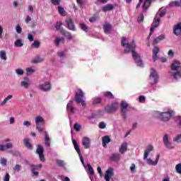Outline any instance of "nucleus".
I'll use <instances>...</instances> for the list:
<instances>
[{
	"mask_svg": "<svg viewBox=\"0 0 181 181\" xmlns=\"http://www.w3.org/2000/svg\"><path fill=\"white\" fill-rule=\"evenodd\" d=\"M121 45L124 48V53H132V59L138 67H144V61L141 55L135 51L136 45L135 40H132V43H129L125 37H122Z\"/></svg>",
	"mask_w": 181,
	"mask_h": 181,
	"instance_id": "f257e3e1",
	"label": "nucleus"
},
{
	"mask_svg": "<svg viewBox=\"0 0 181 181\" xmlns=\"http://www.w3.org/2000/svg\"><path fill=\"white\" fill-rule=\"evenodd\" d=\"M170 76L173 80H180L181 78V63L180 61L174 60L171 64V71Z\"/></svg>",
	"mask_w": 181,
	"mask_h": 181,
	"instance_id": "f03ea898",
	"label": "nucleus"
},
{
	"mask_svg": "<svg viewBox=\"0 0 181 181\" xmlns=\"http://www.w3.org/2000/svg\"><path fill=\"white\" fill-rule=\"evenodd\" d=\"M156 114L160 118V119H162V121H164V122H168L172 117L175 116V112L171 109H168V110L165 112H156Z\"/></svg>",
	"mask_w": 181,
	"mask_h": 181,
	"instance_id": "7ed1b4c3",
	"label": "nucleus"
},
{
	"mask_svg": "<svg viewBox=\"0 0 181 181\" xmlns=\"http://www.w3.org/2000/svg\"><path fill=\"white\" fill-rule=\"evenodd\" d=\"M158 81L159 75H158V72L154 69H151L148 78V83L150 84L151 87H152L153 86H156Z\"/></svg>",
	"mask_w": 181,
	"mask_h": 181,
	"instance_id": "20e7f679",
	"label": "nucleus"
},
{
	"mask_svg": "<svg viewBox=\"0 0 181 181\" xmlns=\"http://www.w3.org/2000/svg\"><path fill=\"white\" fill-rule=\"evenodd\" d=\"M72 144L74 145V148L75 151H76V152H77V153L79 156V159H80L83 168L85 169H87V166L86 165V163H84V157H83L82 155H81V149H80V146L77 144V141H76V139H72Z\"/></svg>",
	"mask_w": 181,
	"mask_h": 181,
	"instance_id": "39448f33",
	"label": "nucleus"
},
{
	"mask_svg": "<svg viewBox=\"0 0 181 181\" xmlns=\"http://www.w3.org/2000/svg\"><path fill=\"white\" fill-rule=\"evenodd\" d=\"M11 139H6L3 141L4 144H0V152H5V151H8V149H12L13 148V144L10 143Z\"/></svg>",
	"mask_w": 181,
	"mask_h": 181,
	"instance_id": "423d86ee",
	"label": "nucleus"
},
{
	"mask_svg": "<svg viewBox=\"0 0 181 181\" xmlns=\"http://www.w3.org/2000/svg\"><path fill=\"white\" fill-rule=\"evenodd\" d=\"M159 23H160V18L159 17L156 16L151 24V28H150V33L148 37H147L148 40H149L151 36H152V34L153 33V32H155V28L159 26Z\"/></svg>",
	"mask_w": 181,
	"mask_h": 181,
	"instance_id": "0eeeda50",
	"label": "nucleus"
},
{
	"mask_svg": "<svg viewBox=\"0 0 181 181\" xmlns=\"http://www.w3.org/2000/svg\"><path fill=\"white\" fill-rule=\"evenodd\" d=\"M119 105L117 102L112 103L111 105H107L105 107V111L107 114H111L112 112H115L118 110Z\"/></svg>",
	"mask_w": 181,
	"mask_h": 181,
	"instance_id": "6e6552de",
	"label": "nucleus"
},
{
	"mask_svg": "<svg viewBox=\"0 0 181 181\" xmlns=\"http://www.w3.org/2000/svg\"><path fill=\"white\" fill-rule=\"evenodd\" d=\"M40 124L45 125V119L40 116H37L35 118L36 129H37L38 132L42 133L43 132V129L40 127Z\"/></svg>",
	"mask_w": 181,
	"mask_h": 181,
	"instance_id": "1a4fd4ad",
	"label": "nucleus"
},
{
	"mask_svg": "<svg viewBox=\"0 0 181 181\" xmlns=\"http://www.w3.org/2000/svg\"><path fill=\"white\" fill-rule=\"evenodd\" d=\"M163 142L164 146H165L167 149H170V150L175 149V146H173V145H172V143L169 141V134H164L163 137Z\"/></svg>",
	"mask_w": 181,
	"mask_h": 181,
	"instance_id": "9d476101",
	"label": "nucleus"
},
{
	"mask_svg": "<svg viewBox=\"0 0 181 181\" xmlns=\"http://www.w3.org/2000/svg\"><path fill=\"white\" fill-rule=\"evenodd\" d=\"M66 111L69 115L76 113V107H74V102L73 100H70L66 105Z\"/></svg>",
	"mask_w": 181,
	"mask_h": 181,
	"instance_id": "9b49d317",
	"label": "nucleus"
},
{
	"mask_svg": "<svg viewBox=\"0 0 181 181\" xmlns=\"http://www.w3.org/2000/svg\"><path fill=\"white\" fill-rule=\"evenodd\" d=\"M43 152H45L43 146L38 144L37 151H36V153H37V155H39L40 160H41V162H45V155H43Z\"/></svg>",
	"mask_w": 181,
	"mask_h": 181,
	"instance_id": "f8f14e48",
	"label": "nucleus"
},
{
	"mask_svg": "<svg viewBox=\"0 0 181 181\" xmlns=\"http://www.w3.org/2000/svg\"><path fill=\"white\" fill-rule=\"evenodd\" d=\"M84 98V92L83 90L78 89V91L75 94V101L80 104L81 103V100Z\"/></svg>",
	"mask_w": 181,
	"mask_h": 181,
	"instance_id": "ddd939ff",
	"label": "nucleus"
},
{
	"mask_svg": "<svg viewBox=\"0 0 181 181\" xmlns=\"http://www.w3.org/2000/svg\"><path fill=\"white\" fill-rule=\"evenodd\" d=\"M39 88L41 91L47 92L52 90V85L49 81H45L44 83L39 86Z\"/></svg>",
	"mask_w": 181,
	"mask_h": 181,
	"instance_id": "4468645a",
	"label": "nucleus"
},
{
	"mask_svg": "<svg viewBox=\"0 0 181 181\" xmlns=\"http://www.w3.org/2000/svg\"><path fill=\"white\" fill-rule=\"evenodd\" d=\"M160 155H157L156 160L153 161V160H151V158H146L144 160L146 161V163L148 165H149L150 166H156L158 165V162H159V158H160Z\"/></svg>",
	"mask_w": 181,
	"mask_h": 181,
	"instance_id": "2eb2a0df",
	"label": "nucleus"
},
{
	"mask_svg": "<svg viewBox=\"0 0 181 181\" xmlns=\"http://www.w3.org/2000/svg\"><path fill=\"white\" fill-rule=\"evenodd\" d=\"M82 145L85 149H90L91 146V141L88 137H83L82 139Z\"/></svg>",
	"mask_w": 181,
	"mask_h": 181,
	"instance_id": "dca6fc26",
	"label": "nucleus"
},
{
	"mask_svg": "<svg viewBox=\"0 0 181 181\" xmlns=\"http://www.w3.org/2000/svg\"><path fill=\"white\" fill-rule=\"evenodd\" d=\"M112 176H114V168H110L105 175V180L110 181Z\"/></svg>",
	"mask_w": 181,
	"mask_h": 181,
	"instance_id": "f3484780",
	"label": "nucleus"
},
{
	"mask_svg": "<svg viewBox=\"0 0 181 181\" xmlns=\"http://www.w3.org/2000/svg\"><path fill=\"white\" fill-rule=\"evenodd\" d=\"M128 151V143L127 141L123 142L119 148V153L121 155H124L125 152Z\"/></svg>",
	"mask_w": 181,
	"mask_h": 181,
	"instance_id": "a211bd4d",
	"label": "nucleus"
},
{
	"mask_svg": "<svg viewBox=\"0 0 181 181\" xmlns=\"http://www.w3.org/2000/svg\"><path fill=\"white\" fill-rule=\"evenodd\" d=\"M121 159V154L119 153H112L110 157V160L112 162H119V160Z\"/></svg>",
	"mask_w": 181,
	"mask_h": 181,
	"instance_id": "6ab92c4d",
	"label": "nucleus"
},
{
	"mask_svg": "<svg viewBox=\"0 0 181 181\" xmlns=\"http://www.w3.org/2000/svg\"><path fill=\"white\" fill-rule=\"evenodd\" d=\"M152 151H153V146L150 144L146 147V150L144 151V155L143 159L144 160L146 159V158L149 156V154L152 152Z\"/></svg>",
	"mask_w": 181,
	"mask_h": 181,
	"instance_id": "aec40b11",
	"label": "nucleus"
},
{
	"mask_svg": "<svg viewBox=\"0 0 181 181\" xmlns=\"http://www.w3.org/2000/svg\"><path fill=\"white\" fill-rule=\"evenodd\" d=\"M173 33L176 36H180V35H181V23H178L174 26Z\"/></svg>",
	"mask_w": 181,
	"mask_h": 181,
	"instance_id": "412c9836",
	"label": "nucleus"
},
{
	"mask_svg": "<svg viewBox=\"0 0 181 181\" xmlns=\"http://www.w3.org/2000/svg\"><path fill=\"white\" fill-rule=\"evenodd\" d=\"M165 35H160V36L156 37L153 40V46H156V45H158L159 42H162V40H165Z\"/></svg>",
	"mask_w": 181,
	"mask_h": 181,
	"instance_id": "4be33fe9",
	"label": "nucleus"
},
{
	"mask_svg": "<svg viewBox=\"0 0 181 181\" xmlns=\"http://www.w3.org/2000/svg\"><path fill=\"white\" fill-rule=\"evenodd\" d=\"M61 33L62 36H64L68 40H73V35H71V33H70L69 32L62 29Z\"/></svg>",
	"mask_w": 181,
	"mask_h": 181,
	"instance_id": "5701e85b",
	"label": "nucleus"
},
{
	"mask_svg": "<svg viewBox=\"0 0 181 181\" xmlns=\"http://www.w3.org/2000/svg\"><path fill=\"white\" fill-rule=\"evenodd\" d=\"M111 142V139L110 136H105L102 138V144L103 148H107V144H110Z\"/></svg>",
	"mask_w": 181,
	"mask_h": 181,
	"instance_id": "b1692460",
	"label": "nucleus"
},
{
	"mask_svg": "<svg viewBox=\"0 0 181 181\" xmlns=\"http://www.w3.org/2000/svg\"><path fill=\"white\" fill-rule=\"evenodd\" d=\"M66 22L69 30H76V26H74V23H73V21H71V19H68Z\"/></svg>",
	"mask_w": 181,
	"mask_h": 181,
	"instance_id": "393cba45",
	"label": "nucleus"
},
{
	"mask_svg": "<svg viewBox=\"0 0 181 181\" xmlns=\"http://www.w3.org/2000/svg\"><path fill=\"white\" fill-rule=\"evenodd\" d=\"M45 146H50V137L47 132H44Z\"/></svg>",
	"mask_w": 181,
	"mask_h": 181,
	"instance_id": "a878e982",
	"label": "nucleus"
},
{
	"mask_svg": "<svg viewBox=\"0 0 181 181\" xmlns=\"http://www.w3.org/2000/svg\"><path fill=\"white\" fill-rule=\"evenodd\" d=\"M23 142L27 149H29L30 151H32V149H33V146L29 141V139H24Z\"/></svg>",
	"mask_w": 181,
	"mask_h": 181,
	"instance_id": "bb28decb",
	"label": "nucleus"
},
{
	"mask_svg": "<svg viewBox=\"0 0 181 181\" xmlns=\"http://www.w3.org/2000/svg\"><path fill=\"white\" fill-rule=\"evenodd\" d=\"M166 15V8H160L158 12L156 13V18H163V16Z\"/></svg>",
	"mask_w": 181,
	"mask_h": 181,
	"instance_id": "cd10ccee",
	"label": "nucleus"
},
{
	"mask_svg": "<svg viewBox=\"0 0 181 181\" xmlns=\"http://www.w3.org/2000/svg\"><path fill=\"white\" fill-rule=\"evenodd\" d=\"M112 9H114V5L112 4H107L102 7L103 12H108V11H112Z\"/></svg>",
	"mask_w": 181,
	"mask_h": 181,
	"instance_id": "c85d7f7f",
	"label": "nucleus"
},
{
	"mask_svg": "<svg viewBox=\"0 0 181 181\" xmlns=\"http://www.w3.org/2000/svg\"><path fill=\"white\" fill-rule=\"evenodd\" d=\"M111 29H112V25L108 23H105V25H103V30L105 33H109L111 31Z\"/></svg>",
	"mask_w": 181,
	"mask_h": 181,
	"instance_id": "c756f323",
	"label": "nucleus"
},
{
	"mask_svg": "<svg viewBox=\"0 0 181 181\" xmlns=\"http://www.w3.org/2000/svg\"><path fill=\"white\" fill-rule=\"evenodd\" d=\"M12 98H13V95H8L6 98L4 99V100L0 103V105L1 107H4V105H5L8 101H9V100H12Z\"/></svg>",
	"mask_w": 181,
	"mask_h": 181,
	"instance_id": "7c9ffc66",
	"label": "nucleus"
},
{
	"mask_svg": "<svg viewBox=\"0 0 181 181\" xmlns=\"http://www.w3.org/2000/svg\"><path fill=\"white\" fill-rule=\"evenodd\" d=\"M15 47H23V40L22 39H18L14 42Z\"/></svg>",
	"mask_w": 181,
	"mask_h": 181,
	"instance_id": "2f4dec72",
	"label": "nucleus"
},
{
	"mask_svg": "<svg viewBox=\"0 0 181 181\" xmlns=\"http://www.w3.org/2000/svg\"><path fill=\"white\" fill-rule=\"evenodd\" d=\"M25 80L21 82V86L24 87V88H29V78H26Z\"/></svg>",
	"mask_w": 181,
	"mask_h": 181,
	"instance_id": "473e14b6",
	"label": "nucleus"
},
{
	"mask_svg": "<svg viewBox=\"0 0 181 181\" xmlns=\"http://www.w3.org/2000/svg\"><path fill=\"white\" fill-rule=\"evenodd\" d=\"M101 103V98H93L92 99V104L93 105H97V104H100Z\"/></svg>",
	"mask_w": 181,
	"mask_h": 181,
	"instance_id": "72a5a7b5",
	"label": "nucleus"
},
{
	"mask_svg": "<svg viewBox=\"0 0 181 181\" xmlns=\"http://www.w3.org/2000/svg\"><path fill=\"white\" fill-rule=\"evenodd\" d=\"M60 43H64V39L63 37H57L55 39V45L56 46H59Z\"/></svg>",
	"mask_w": 181,
	"mask_h": 181,
	"instance_id": "f704fd0d",
	"label": "nucleus"
},
{
	"mask_svg": "<svg viewBox=\"0 0 181 181\" xmlns=\"http://www.w3.org/2000/svg\"><path fill=\"white\" fill-rule=\"evenodd\" d=\"M86 168L88 167V175H94V169L93 168V166H91V165H90V163H88L86 165Z\"/></svg>",
	"mask_w": 181,
	"mask_h": 181,
	"instance_id": "c9c22d12",
	"label": "nucleus"
},
{
	"mask_svg": "<svg viewBox=\"0 0 181 181\" xmlns=\"http://www.w3.org/2000/svg\"><path fill=\"white\" fill-rule=\"evenodd\" d=\"M42 62H45V58H42L40 57H37L33 60V63L34 64L42 63Z\"/></svg>",
	"mask_w": 181,
	"mask_h": 181,
	"instance_id": "e433bc0d",
	"label": "nucleus"
},
{
	"mask_svg": "<svg viewBox=\"0 0 181 181\" xmlns=\"http://www.w3.org/2000/svg\"><path fill=\"white\" fill-rule=\"evenodd\" d=\"M0 59L4 62L6 61V52L5 50L0 51Z\"/></svg>",
	"mask_w": 181,
	"mask_h": 181,
	"instance_id": "4c0bfd02",
	"label": "nucleus"
},
{
	"mask_svg": "<svg viewBox=\"0 0 181 181\" xmlns=\"http://www.w3.org/2000/svg\"><path fill=\"white\" fill-rule=\"evenodd\" d=\"M13 169L17 173H19V172H21V170H22V165H21L19 164H16L15 166L13 168Z\"/></svg>",
	"mask_w": 181,
	"mask_h": 181,
	"instance_id": "58836bf2",
	"label": "nucleus"
},
{
	"mask_svg": "<svg viewBox=\"0 0 181 181\" xmlns=\"http://www.w3.org/2000/svg\"><path fill=\"white\" fill-rule=\"evenodd\" d=\"M121 108V114H122V118H124V119H127V108Z\"/></svg>",
	"mask_w": 181,
	"mask_h": 181,
	"instance_id": "ea45409f",
	"label": "nucleus"
},
{
	"mask_svg": "<svg viewBox=\"0 0 181 181\" xmlns=\"http://www.w3.org/2000/svg\"><path fill=\"white\" fill-rule=\"evenodd\" d=\"M173 142H177V144H181V134H177L176 137L173 138Z\"/></svg>",
	"mask_w": 181,
	"mask_h": 181,
	"instance_id": "a19ab883",
	"label": "nucleus"
},
{
	"mask_svg": "<svg viewBox=\"0 0 181 181\" xmlns=\"http://www.w3.org/2000/svg\"><path fill=\"white\" fill-rule=\"evenodd\" d=\"M56 163L58 165V166H60L61 168H63V166L66 165V163H64V160L60 159H57Z\"/></svg>",
	"mask_w": 181,
	"mask_h": 181,
	"instance_id": "79ce46f5",
	"label": "nucleus"
},
{
	"mask_svg": "<svg viewBox=\"0 0 181 181\" xmlns=\"http://www.w3.org/2000/svg\"><path fill=\"white\" fill-rule=\"evenodd\" d=\"M31 47L39 49V47H40V42L37 40H35L34 42L31 45Z\"/></svg>",
	"mask_w": 181,
	"mask_h": 181,
	"instance_id": "37998d69",
	"label": "nucleus"
},
{
	"mask_svg": "<svg viewBox=\"0 0 181 181\" xmlns=\"http://www.w3.org/2000/svg\"><path fill=\"white\" fill-rule=\"evenodd\" d=\"M62 25L63 24L62 23L61 21H57L56 23L55 29H57V30H60V32H62V29H63V28H60Z\"/></svg>",
	"mask_w": 181,
	"mask_h": 181,
	"instance_id": "c03bdc74",
	"label": "nucleus"
},
{
	"mask_svg": "<svg viewBox=\"0 0 181 181\" xmlns=\"http://www.w3.org/2000/svg\"><path fill=\"white\" fill-rule=\"evenodd\" d=\"M0 163L1 166H6V163H8V160H6V158H1L0 159Z\"/></svg>",
	"mask_w": 181,
	"mask_h": 181,
	"instance_id": "a18cd8bd",
	"label": "nucleus"
},
{
	"mask_svg": "<svg viewBox=\"0 0 181 181\" xmlns=\"http://www.w3.org/2000/svg\"><path fill=\"white\" fill-rule=\"evenodd\" d=\"M80 28L84 32H88V27H87V25H86V24H84V23L80 24Z\"/></svg>",
	"mask_w": 181,
	"mask_h": 181,
	"instance_id": "49530a36",
	"label": "nucleus"
},
{
	"mask_svg": "<svg viewBox=\"0 0 181 181\" xmlns=\"http://www.w3.org/2000/svg\"><path fill=\"white\" fill-rule=\"evenodd\" d=\"M51 2L52 5H54V6H57L60 5L62 0H51Z\"/></svg>",
	"mask_w": 181,
	"mask_h": 181,
	"instance_id": "de8ad7c7",
	"label": "nucleus"
},
{
	"mask_svg": "<svg viewBox=\"0 0 181 181\" xmlns=\"http://www.w3.org/2000/svg\"><path fill=\"white\" fill-rule=\"evenodd\" d=\"M104 95L107 98H114V95H112V93L111 92H105Z\"/></svg>",
	"mask_w": 181,
	"mask_h": 181,
	"instance_id": "09e8293b",
	"label": "nucleus"
},
{
	"mask_svg": "<svg viewBox=\"0 0 181 181\" xmlns=\"http://www.w3.org/2000/svg\"><path fill=\"white\" fill-rule=\"evenodd\" d=\"M26 71H27V76H30V74H32L33 73H35V69L32 68H27Z\"/></svg>",
	"mask_w": 181,
	"mask_h": 181,
	"instance_id": "8fccbe9b",
	"label": "nucleus"
},
{
	"mask_svg": "<svg viewBox=\"0 0 181 181\" xmlns=\"http://www.w3.org/2000/svg\"><path fill=\"white\" fill-rule=\"evenodd\" d=\"M58 11L60 15L64 16V13H66V11H64V8L63 7H58Z\"/></svg>",
	"mask_w": 181,
	"mask_h": 181,
	"instance_id": "3c124183",
	"label": "nucleus"
},
{
	"mask_svg": "<svg viewBox=\"0 0 181 181\" xmlns=\"http://www.w3.org/2000/svg\"><path fill=\"white\" fill-rule=\"evenodd\" d=\"M129 105L125 101H122V103L120 105V108H128Z\"/></svg>",
	"mask_w": 181,
	"mask_h": 181,
	"instance_id": "603ef678",
	"label": "nucleus"
},
{
	"mask_svg": "<svg viewBox=\"0 0 181 181\" xmlns=\"http://www.w3.org/2000/svg\"><path fill=\"white\" fill-rule=\"evenodd\" d=\"M16 73L18 76H23L24 71L21 69H16Z\"/></svg>",
	"mask_w": 181,
	"mask_h": 181,
	"instance_id": "864d4df0",
	"label": "nucleus"
},
{
	"mask_svg": "<svg viewBox=\"0 0 181 181\" xmlns=\"http://www.w3.org/2000/svg\"><path fill=\"white\" fill-rule=\"evenodd\" d=\"M159 52H160L159 47H158L157 46H154V48L153 49V54H158Z\"/></svg>",
	"mask_w": 181,
	"mask_h": 181,
	"instance_id": "5fc2aeb1",
	"label": "nucleus"
},
{
	"mask_svg": "<svg viewBox=\"0 0 181 181\" xmlns=\"http://www.w3.org/2000/svg\"><path fill=\"white\" fill-rule=\"evenodd\" d=\"M81 128V126L80 124H77V123H76V124L74 125V129L75 130H76L77 132L80 131Z\"/></svg>",
	"mask_w": 181,
	"mask_h": 181,
	"instance_id": "6e6d98bb",
	"label": "nucleus"
},
{
	"mask_svg": "<svg viewBox=\"0 0 181 181\" xmlns=\"http://www.w3.org/2000/svg\"><path fill=\"white\" fill-rule=\"evenodd\" d=\"M23 127H29L32 125V123L29 121H24L23 123Z\"/></svg>",
	"mask_w": 181,
	"mask_h": 181,
	"instance_id": "4d7b16f0",
	"label": "nucleus"
},
{
	"mask_svg": "<svg viewBox=\"0 0 181 181\" xmlns=\"http://www.w3.org/2000/svg\"><path fill=\"white\" fill-rule=\"evenodd\" d=\"M105 127H106L105 122H101L99 123V128H100V129H105Z\"/></svg>",
	"mask_w": 181,
	"mask_h": 181,
	"instance_id": "13d9d810",
	"label": "nucleus"
},
{
	"mask_svg": "<svg viewBox=\"0 0 181 181\" xmlns=\"http://www.w3.org/2000/svg\"><path fill=\"white\" fill-rule=\"evenodd\" d=\"M16 31L17 33H22V28L19 25L16 26Z\"/></svg>",
	"mask_w": 181,
	"mask_h": 181,
	"instance_id": "bf43d9fd",
	"label": "nucleus"
},
{
	"mask_svg": "<svg viewBox=\"0 0 181 181\" xmlns=\"http://www.w3.org/2000/svg\"><path fill=\"white\" fill-rule=\"evenodd\" d=\"M30 166L31 168V172L37 170V165H35L33 164H30Z\"/></svg>",
	"mask_w": 181,
	"mask_h": 181,
	"instance_id": "052dcab7",
	"label": "nucleus"
},
{
	"mask_svg": "<svg viewBox=\"0 0 181 181\" xmlns=\"http://www.w3.org/2000/svg\"><path fill=\"white\" fill-rule=\"evenodd\" d=\"M58 56L59 57H60L61 60L64 59V52H58Z\"/></svg>",
	"mask_w": 181,
	"mask_h": 181,
	"instance_id": "680f3d73",
	"label": "nucleus"
},
{
	"mask_svg": "<svg viewBox=\"0 0 181 181\" xmlns=\"http://www.w3.org/2000/svg\"><path fill=\"white\" fill-rule=\"evenodd\" d=\"M28 39L30 40V42H33V40H35L33 35L30 33L28 34Z\"/></svg>",
	"mask_w": 181,
	"mask_h": 181,
	"instance_id": "e2e57ef3",
	"label": "nucleus"
},
{
	"mask_svg": "<svg viewBox=\"0 0 181 181\" xmlns=\"http://www.w3.org/2000/svg\"><path fill=\"white\" fill-rule=\"evenodd\" d=\"M76 4L80 5V6H83L84 5V0H76Z\"/></svg>",
	"mask_w": 181,
	"mask_h": 181,
	"instance_id": "0e129e2a",
	"label": "nucleus"
},
{
	"mask_svg": "<svg viewBox=\"0 0 181 181\" xmlns=\"http://www.w3.org/2000/svg\"><path fill=\"white\" fill-rule=\"evenodd\" d=\"M144 14H141L137 19L138 22H144Z\"/></svg>",
	"mask_w": 181,
	"mask_h": 181,
	"instance_id": "69168bd1",
	"label": "nucleus"
},
{
	"mask_svg": "<svg viewBox=\"0 0 181 181\" xmlns=\"http://www.w3.org/2000/svg\"><path fill=\"white\" fill-rule=\"evenodd\" d=\"M139 101L140 103H144L145 101V96L141 95L139 97Z\"/></svg>",
	"mask_w": 181,
	"mask_h": 181,
	"instance_id": "338daca9",
	"label": "nucleus"
},
{
	"mask_svg": "<svg viewBox=\"0 0 181 181\" xmlns=\"http://www.w3.org/2000/svg\"><path fill=\"white\" fill-rule=\"evenodd\" d=\"M4 181H9V174L8 173H6Z\"/></svg>",
	"mask_w": 181,
	"mask_h": 181,
	"instance_id": "774afa93",
	"label": "nucleus"
}]
</instances>
